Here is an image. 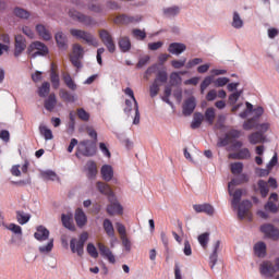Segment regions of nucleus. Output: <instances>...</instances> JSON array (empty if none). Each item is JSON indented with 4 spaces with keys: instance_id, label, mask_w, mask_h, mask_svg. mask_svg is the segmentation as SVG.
Segmentation results:
<instances>
[{
    "instance_id": "f257e3e1",
    "label": "nucleus",
    "mask_w": 279,
    "mask_h": 279,
    "mask_svg": "<svg viewBox=\"0 0 279 279\" xmlns=\"http://www.w3.org/2000/svg\"><path fill=\"white\" fill-rule=\"evenodd\" d=\"M97 155V144L90 140L81 141L77 145L75 156H84L85 158H93Z\"/></svg>"
},
{
    "instance_id": "f03ea898",
    "label": "nucleus",
    "mask_w": 279,
    "mask_h": 279,
    "mask_svg": "<svg viewBox=\"0 0 279 279\" xmlns=\"http://www.w3.org/2000/svg\"><path fill=\"white\" fill-rule=\"evenodd\" d=\"M279 271V257L275 259V264L271 260H265L259 265V272L265 278H274Z\"/></svg>"
},
{
    "instance_id": "7ed1b4c3",
    "label": "nucleus",
    "mask_w": 279,
    "mask_h": 279,
    "mask_svg": "<svg viewBox=\"0 0 279 279\" xmlns=\"http://www.w3.org/2000/svg\"><path fill=\"white\" fill-rule=\"evenodd\" d=\"M71 36L77 38L78 40H85V43L92 47H99V40L95 38V36L86 31L71 28L70 29Z\"/></svg>"
},
{
    "instance_id": "20e7f679",
    "label": "nucleus",
    "mask_w": 279,
    "mask_h": 279,
    "mask_svg": "<svg viewBox=\"0 0 279 279\" xmlns=\"http://www.w3.org/2000/svg\"><path fill=\"white\" fill-rule=\"evenodd\" d=\"M88 241V232H83L80 239L72 238L70 241V248L72 254H77V256H84V245Z\"/></svg>"
},
{
    "instance_id": "39448f33",
    "label": "nucleus",
    "mask_w": 279,
    "mask_h": 279,
    "mask_svg": "<svg viewBox=\"0 0 279 279\" xmlns=\"http://www.w3.org/2000/svg\"><path fill=\"white\" fill-rule=\"evenodd\" d=\"M28 56L31 58H38V56H49V47L43 44V41H34L27 48Z\"/></svg>"
},
{
    "instance_id": "423d86ee",
    "label": "nucleus",
    "mask_w": 279,
    "mask_h": 279,
    "mask_svg": "<svg viewBox=\"0 0 279 279\" xmlns=\"http://www.w3.org/2000/svg\"><path fill=\"white\" fill-rule=\"evenodd\" d=\"M69 16L73 21H77L78 23H82L83 25H86V27H90V26L97 24V22H95V20L90 15L83 14L78 11L73 10V9H71L69 11Z\"/></svg>"
},
{
    "instance_id": "0eeeda50",
    "label": "nucleus",
    "mask_w": 279,
    "mask_h": 279,
    "mask_svg": "<svg viewBox=\"0 0 279 279\" xmlns=\"http://www.w3.org/2000/svg\"><path fill=\"white\" fill-rule=\"evenodd\" d=\"M99 38L102 45H105V47L109 51V53H114V51H117V45L114 44V39L112 38V35L110 34V32L106 29H100Z\"/></svg>"
},
{
    "instance_id": "6e6552de",
    "label": "nucleus",
    "mask_w": 279,
    "mask_h": 279,
    "mask_svg": "<svg viewBox=\"0 0 279 279\" xmlns=\"http://www.w3.org/2000/svg\"><path fill=\"white\" fill-rule=\"evenodd\" d=\"M25 49H27V40L23 37V35H16L14 44V57H21Z\"/></svg>"
},
{
    "instance_id": "1a4fd4ad",
    "label": "nucleus",
    "mask_w": 279,
    "mask_h": 279,
    "mask_svg": "<svg viewBox=\"0 0 279 279\" xmlns=\"http://www.w3.org/2000/svg\"><path fill=\"white\" fill-rule=\"evenodd\" d=\"M142 17L140 15H128V14H121L116 17V23L119 25H130L132 23H141Z\"/></svg>"
},
{
    "instance_id": "9d476101",
    "label": "nucleus",
    "mask_w": 279,
    "mask_h": 279,
    "mask_svg": "<svg viewBox=\"0 0 279 279\" xmlns=\"http://www.w3.org/2000/svg\"><path fill=\"white\" fill-rule=\"evenodd\" d=\"M238 219L243 221L247 217L250 209L252 208V203L250 199H244L238 205Z\"/></svg>"
},
{
    "instance_id": "9b49d317",
    "label": "nucleus",
    "mask_w": 279,
    "mask_h": 279,
    "mask_svg": "<svg viewBox=\"0 0 279 279\" xmlns=\"http://www.w3.org/2000/svg\"><path fill=\"white\" fill-rule=\"evenodd\" d=\"M260 231L268 238L272 239V241H278L279 239V230L274 227V225L267 223L260 227Z\"/></svg>"
},
{
    "instance_id": "f8f14e48",
    "label": "nucleus",
    "mask_w": 279,
    "mask_h": 279,
    "mask_svg": "<svg viewBox=\"0 0 279 279\" xmlns=\"http://www.w3.org/2000/svg\"><path fill=\"white\" fill-rule=\"evenodd\" d=\"M195 108H197V101L194 96L189 97L184 100L183 104V114L184 117H191L193 112H195Z\"/></svg>"
},
{
    "instance_id": "ddd939ff",
    "label": "nucleus",
    "mask_w": 279,
    "mask_h": 279,
    "mask_svg": "<svg viewBox=\"0 0 279 279\" xmlns=\"http://www.w3.org/2000/svg\"><path fill=\"white\" fill-rule=\"evenodd\" d=\"M54 40L58 49L61 51H66L69 49V37L63 32H57L54 34Z\"/></svg>"
},
{
    "instance_id": "4468645a",
    "label": "nucleus",
    "mask_w": 279,
    "mask_h": 279,
    "mask_svg": "<svg viewBox=\"0 0 279 279\" xmlns=\"http://www.w3.org/2000/svg\"><path fill=\"white\" fill-rule=\"evenodd\" d=\"M97 191L101 193V195H106L109 199V202H114V192H112V189L107 183H104L101 181H98L96 183Z\"/></svg>"
},
{
    "instance_id": "2eb2a0df",
    "label": "nucleus",
    "mask_w": 279,
    "mask_h": 279,
    "mask_svg": "<svg viewBox=\"0 0 279 279\" xmlns=\"http://www.w3.org/2000/svg\"><path fill=\"white\" fill-rule=\"evenodd\" d=\"M250 182V177L245 173H240V175L236 179H232L228 184V193L229 195H232V186H239L241 184H245Z\"/></svg>"
},
{
    "instance_id": "dca6fc26",
    "label": "nucleus",
    "mask_w": 279,
    "mask_h": 279,
    "mask_svg": "<svg viewBox=\"0 0 279 279\" xmlns=\"http://www.w3.org/2000/svg\"><path fill=\"white\" fill-rule=\"evenodd\" d=\"M219 247H221V241L217 240L214 244L213 252L209 255L210 269H215V265H217V260H219Z\"/></svg>"
},
{
    "instance_id": "f3484780",
    "label": "nucleus",
    "mask_w": 279,
    "mask_h": 279,
    "mask_svg": "<svg viewBox=\"0 0 279 279\" xmlns=\"http://www.w3.org/2000/svg\"><path fill=\"white\" fill-rule=\"evenodd\" d=\"M193 208L195 213H204L209 217H213V215H215V207H213V205L208 203L193 205Z\"/></svg>"
},
{
    "instance_id": "a211bd4d",
    "label": "nucleus",
    "mask_w": 279,
    "mask_h": 279,
    "mask_svg": "<svg viewBox=\"0 0 279 279\" xmlns=\"http://www.w3.org/2000/svg\"><path fill=\"white\" fill-rule=\"evenodd\" d=\"M116 199L117 197L114 196V199L107 206V213L111 217L114 215H123V206H121L119 202H116Z\"/></svg>"
},
{
    "instance_id": "6ab92c4d",
    "label": "nucleus",
    "mask_w": 279,
    "mask_h": 279,
    "mask_svg": "<svg viewBox=\"0 0 279 279\" xmlns=\"http://www.w3.org/2000/svg\"><path fill=\"white\" fill-rule=\"evenodd\" d=\"M49 230L45 226H38L36 228V232L34 233V238L36 241H39L43 243V241H48L49 240Z\"/></svg>"
},
{
    "instance_id": "aec40b11",
    "label": "nucleus",
    "mask_w": 279,
    "mask_h": 279,
    "mask_svg": "<svg viewBox=\"0 0 279 279\" xmlns=\"http://www.w3.org/2000/svg\"><path fill=\"white\" fill-rule=\"evenodd\" d=\"M77 228H84L88 223V218L82 208H77L74 214Z\"/></svg>"
},
{
    "instance_id": "412c9836",
    "label": "nucleus",
    "mask_w": 279,
    "mask_h": 279,
    "mask_svg": "<svg viewBox=\"0 0 279 279\" xmlns=\"http://www.w3.org/2000/svg\"><path fill=\"white\" fill-rule=\"evenodd\" d=\"M252 157L248 148H242L238 153L229 154L231 160H248Z\"/></svg>"
},
{
    "instance_id": "4be33fe9",
    "label": "nucleus",
    "mask_w": 279,
    "mask_h": 279,
    "mask_svg": "<svg viewBox=\"0 0 279 279\" xmlns=\"http://www.w3.org/2000/svg\"><path fill=\"white\" fill-rule=\"evenodd\" d=\"M169 53H172V56H181V53H184L186 51V45L182 43H172L168 47Z\"/></svg>"
},
{
    "instance_id": "5701e85b",
    "label": "nucleus",
    "mask_w": 279,
    "mask_h": 279,
    "mask_svg": "<svg viewBox=\"0 0 279 279\" xmlns=\"http://www.w3.org/2000/svg\"><path fill=\"white\" fill-rule=\"evenodd\" d=\"M234 191L232 187H231V194H229L231 197H232V201H231V205H232V208H239V205L241 204V198L243 197V190L242 189H238Z\"/></svg>"
},
{
    "instance_id": "b1692460",
    "label": "nucleus",
    "mask_w": 279,
    "mask_h": 279,
    "mask_svg": "<svg viewBox=\"0 0 279 279\" xmlns=\"http://www.w3.org/2000/svg\"><path fill=\"white\" fill-rule=\"evenodd\" d=\"M100 173H101L102 180H105V182H110V180H112V178H114V170L112 169V166H110V165H104L100 169Z\"/></svg>"
},
{
    "instance_id": "393cba45",
    "label": "nucleus",
    "mask_w": 279,
    "mask_h": 279,
    "mask_svg": "<svg viewBox=\"0 0 279 279\" xmlns=\"http://www.w3.org/2000/svg\"><path fill=\"white\" fill-rule=\"evenodd\" d=\"M61 221L68 230L75 232V225H73V214H62Z\"/></svg>"
},
{
    "instance_id": "a878e982",
    "label": "nucleus",
    "mask_w": 279,
    "mask_h": 279,
    "mask_svg": "<svg viewBox=\"0 0 279 279\" xmlns=\"http://www.w3.org/2000/svg\"><path fill=\"white\" fill-rule=\"evenodd\" d=\"M36 32L38 36L43 38V40H46V41L51 40V33L49 32V29H47V27H45V25L43 24L36 25Z\"/></svg>"
},
{
    "instance_id": "bb28decb",
    "label": "nucleus",
    "mask_w": 279,
    "mask_h": 279,
    "mask_svg": "<svg viewBox=\"0 0 279 279\" xmlns=\"http://www.w3.org/2000/svg\"><path fill=\"white\" fill-rule=\"evenodd\" d=\"M57 104L58 99L56 98V94H50L44 102V108H46L48 112H53V109L56 108Z\"/></svg>"
},
{
    "instance_id": "cd10ccee",
    "label": "nucleus",
    "mask_w": 279,
    "mask_h": 279,
    "mask_svg": "<svg viewBox=\"0 0 279 279\" xmlns=\"http://www.w3.org/2000/svg\"><path fill=\"white\" fill-rule=\"evenodd\" d=\"M180 75H186V72H172L170 74V86H180L182 84V76Z\"/></svg>"
},
{
    "instance_id": "c85d7f7f",
    "label": "nucleus",
    "mask_w": 279,
    "mask_h": 279,
    "mask_svg": "<svg viewBox=\"0 0 279 279\" xmlns=\"http://www.w3.org/2000/svg\"><path fill=\"white\" fill-rule=\"evenodd\" d=\"M120 51L122 53H128L132 49V43L130 41V37H121L118 41Z\"/></svg>"
},
{
    "instance_id": "c756f323",
    "label": "nucleus",
    "mask_w": 279,
    "mask_h": 279,
    "mask_svg": "<svg viewBox=\"0 0 279 279\" xmlns=\"http://www.w3.org/2000/svg\"><path fill=\"white\" fill-rule=\"evenodd\" d=\"M102 227L107 236H110V239H114V226L112 225V221L106 218L102 222Z\"/></svg>"
},
{
    "instance_id": "7c9ffc66",
    "label": "nucleus",
    "mask_w": 279,
    "mask_h": 279,
    "mask_svg": "<svg viewBox=\"0 0 279 279\" xmlns=\"http://www.w3.org/2000/svg\"><path fill=\"white\" fill-rule=\"evenodd\" d=\"M254 252L256 256H258V258L265 257V255L267 254V244H265V242H257L254 245Z\"/></svg>"
},
{
    "instance_id": "2f4dec72",
    "label": "nucleus",
    "mask_w": 279,
    "mask_h": 279,
    "mask_svg": "<svg viewBox=\"0 0 279 279\" xmlns=\"http://www.w3.org/2000/svg\"><path fill=\"white\" fill-rule=\"evenodd\" d=\"M203 122H204V114H202V112H195L191 123L192 130H197L202 128Z\"/></svg>"
},
{
    "instance_id": "473e14b6",
    "label": "nucleus",
    "mask_w": 279,
    "mask_h": 279,
    "mask_svg": "<svg viewBox=\"0 0 279 279\" xmlns=\"http://www.w3.org/2000/svg\"><path fill=\"white\" fill-rule=\"evenodd\" d=\"M32 219V215L25 214L23 210H17L16 211V220L20 226H25Z\"/></svg>"
},
{
    "instance_id": "72a5a7b5",
    "label": "nucleus",
    "mask_w": 279,
    "mask_h": 279,
    "mask_svg": "<svg viewBox=\"0 0 279 279\" xmlns=\"http://www.w3.org/2000/svg\"><path fill=\"white\" fill-rule=\"evenodd\" d=\"M248 141L251 145H258V143H263V141H265V136L260 131H257L248 136Z\"/></svg>"
},
{
    "instance_id": "f704fd0d",
    "label": "nucleus",
    "mask_w": 279,
    "mask_h": 279,
    "mask_svg": "<svg viewBox=\"0 0 279 279\" xmlns=\"http://www.w3.org/2000/svg\"><path fill=\"white\" fill-rule=\"evenodd\" d=\"M50 81L52 84V88H60V74H58L53 69V63L51 64L50 70Z\"/></svg>"
},
{
    "instance_id": "c9c22d12",
    "label": "nucleus",
    "mask_w": 279,
    "mask_h": 279,
    "mask_svg": "<svg viewBox=\"0 0 279 279\" xmlns=\"http://www.w3.org/2000/svg\"><path fill=\"white\" fill-rule=\"evenodd\" d=\"M163 14L167 19H173V16H178L180 14V7L173 5L163 9Z\"/></svg>"
},
{
    "instance_id": "e433bc0d",
    "label": "nucleus",
    "mask_w": 279,
    "mask_h": 279,
    "mask_svg": "<svg viewBox=\"0 0 279 279\" xmlns=\"http://www.w3.org/2000/svg\"><path fill=\"white\" fill-rule=\"evenodd\" d=\"M87 178L93 180L97 177V163L95 161H88L87 165Z\"/></svg>"
},
{
    "instance_id": "4c0bfd02",
    "label": "nucleus",
    "mask_w": 279,
    "mask_h": 279,
    "mask_svg": "<svg viewBox=\"0 0 279 279\" xmlns=\"http://www.w3.org/2000/svg\"><path fill=\"white\" fill-rule=\"evenodd\" d=\"M39 132L41 136H44L45 141H52L53 138V132H51V129H48L47 125H39Z\"/></svg>"
},
{
    "instance_id": "58836bf2",
    "label": "nucleus",
    "mask_w": 279,
    "mask_h": 279,
    "mask_svg": "<svg viewBox=\"0 0 279 279\" xmlns=\"http://www.w3.org/2000/svg\"><path fill=\"white\" fill-rule=\"evenodd\" d=\"M60 97L68 104H75V95L71 94L69 90L60 89Z\"/></svg>"
},
{
    "instance_id": "ea45409f",
    "label": "nucleus",
    "mask_w": 279,
    "mask_h": 279,
    "mask_svg": "<svg viewBox=\"0 0 279 279\" xmlns=\"http://www.w3.org/2000/svg\"><path fill=\"white\" fill-rule=\"evenodd\" d=\"M215 108L209 107L205 111V121L208 123V125H213L215 123Z\"/></svg>"
},
{
    "instance_id": "a19ab883",
    "label": "nucleus",
    "mask_w": 279,
    "mask_h": 279,
    "mask_svg": "<svg viewBox=\"0 0 279 279\" xmlns=\"http://www.w3.org/2000/svg\"><path fill=\"white\" fill-rule=\"evenodd\" d=\"M257 186L259 189V193L262 197H267L269 195V186L267 185V181L265 180H259L257 182Z\"/></svg>"
},
{
    "instance_id": "79ce46f5",
    "label": "nucleus",
    "mask_w": 279,
    "mask_h": 279,
    "mask_svg": "<svg viewBox=\"0 0 279 279\" xmlns=\"http://www.w3.org/2000/svg\"><path fill=\"white\" fill-rule=\"evenodd\" d=\"M231 25L234 29H241L243 27V20L241 19V15L236 11L233 12V19H232Z\"/></svg>"
},
{
    "instance_id": "37998d69",
    "label": "nucleus",
    "mask_w": 279,
    "mask_h": 279,
    "mask_svg": "<svg viewBox=\"0 0 279 279\" xmlns=\"http://www.w3.org/2000/svg\"><path fill=\"white\" fill-rule=\"evenodd\" d=\"M169 80V75L167 74V72L165 70H160L157 72V75L154 80V82H156L157 84H167V81Z\"/></svg>"
},
{
    "instance_id": "c03bdc74",
    "label": "nucleus",
    "mask_w": 279,
    "mask_h": 279,
    "mask_svg": "<svg viewBox=\"0 0 279 279\" xmlns=\"http://www.w3.org/2000/svg\"><path fill=\"white\" fill-rule=\"evenodd\" d=\"M230 169L233 175H241V173H243V162H233L230 165Z\"/></svg>"
},
{
    "instance_id": "a18cd8bd",
    "label": "nucleus",
    "mask_w": 279,
    "mask_h": 279,
    "mask_svg": "<svg viewBox=\"0 0 279 279\" xmlns=\"http://www.w3.org/2000/svg\"><path fill=\"white\" fill-rule=\"evenodd\" d=\"M49 90H51V84H49V82H44L38 88L39 97H47V95H49Z\"/></svg>"
},
{
    "instance_id": "49530a36",
    "label": "nucleus",
    "mask_w": 279,
    "mask_h": 279,
    "mask_svg": "<svg viewBox=\"0 0 279 279\" xmlns=\"http://www.w3.org/2000/svg\"><path fill=\"white\" fill-rule=\"evenodd\" d=\"M208 241H210L209 232H205V233L198 235V243H199V245H202V247H204V250H206L208 247Z\"/></svg>"
},
{
    "instance_id": "de8ad7c7",
    "label": "nucleus",
    "mask_w": 279,
    "mask_h": 279,
    "mask_svg": "<svg viewBox=\"0 0 279 279\" xmlns=\"http://www.w3.org/2000/svg\"><path fill=\"white\" fill-rule=\"evenodd\" d=\"M13 13L15 14V16H17V19H28L31 16L29 12L23 8H19L16 7L13 10Z\"/></svg>"
},
{
    "instance_id": "09e8293b",
    "label": "nucleus",
    "mask_w": 279,
    "mask_h": 279,
    "mask_svg": "<svg viewBox=\"0 0 279 279\" xmlns=\"http://www.w3.org/2000/svg\"><path fill=\"white\" fill-rule=\"evenodd\" d=\"M7 230L13 232V234H17V236H23V228L16 223H10L9 226L4 227Z\"/></svg>"
},
{
    "instance_id": "8fccbe9b",
    "label": "nucleus",
    "mask_w": 279,
    "mask_h": 279,
    "mask_svg": "<svg viewBox=\"0 0 279 279\" xmlns=\"http://www.w3.org/2000/svg\"><path fill=\"white\" fill-rule=\"evenodd\" d=\"M44 180H51L52 182L58 178V174L53 170H45L40 173Z\"/></svg>"
},
{
    "instance_id": "3c124183",
    "label": "nucleus",
    "mask_w": 279,
    "mask_h": 279,
    "mask_svg": "<svg viewBox=\"0 0 279 279\" xmlns=\"http://www.w3.org/2000/svg\"><path fill=\"white\" fill-rule=\"evenodd\" d=\"M40 254H49L53 250V239L49 240L47 245L38 247Z\"/></svg>"
},
{
    "instance_id": "603ef678",
    "label": "nucleus",
    "mask_w": 279,
    "mask_h": 279,
    "mask_svg": "<svg viewBox=\"0 0 279 279\" xmlns=\"http://www.w3.org/2000/svg\"><path fill=\"white\" fill-rule=\"evenodd\" d=\"M74 58H84V48L80 44H75L73 46V54Z\"/></svg>"
},
{
    "instance_id": "864d4df0",
    "label": "nucleus",
    "mask_w": 279,
    "mask_h": 279,
    "mask_svg": "<svg viewBox=\"0 0 279 279\" xmlns=\"http://www.w3.org/2000/svg\"><path fill=\"white\" fill-rule=\"evenodd\" d=\"M246 106V110L242 111L239 117L240 119H247V117L250 116V113L254 112V105H252L251 102H245Z\"/></svg>"
},
{
    "instance_id": "5fc2aeb1",
    "label": "nucleus",
    "mask_w": 279,
    "mask_h": 279,
    "mask_svg": "<svg viewBox=\"0 0 279 279\" xmlns=\"http://www.w3.org/2000/svg\"><path fill=\"white\" fill-rule=\"evenodd\" d=\"M214 76H206L201 83V95H204L206 88L213 84Z\"/></svg>"
},
{
    "instance_id": "6e6d98bb",
    "label": "nucleus",
    "mask_w": 279,
    "mask_h": 279,
    "mask_svg": "<svg viewBox=\"0 0 279 279\" xmlns=\"http://www.w3.org/2000/svg\"><path fill=\"white\" fill-rule=\"evenodd\" d=\"M158 93H160V84L154 81L149 86L150 97L154 99V97L158 96Z\"/></svg>"
},
{
    "instance_id": "4d7b16f0",
    "label": "nucleus",
    "mask_w": 279,
    "mask_h": 279,
    "mask_svg": "<svg viewBox=\"0 0 279 279\" xmlns=\"http://www.w3.org/2000/svg\"><path fill=\"white\" fill-rule=\"evenodd\" d=\"M77 117L81 119V121H90V113L88 111L84 110V108L77 109Z\"/></svg>"
},
{
    "instance_id": "13d9d810",
    "label": "nucleus",
    "mask_w": 279,
    "mask_h": 279,
    "mask_svg": "<svg viewBox=\"0 0 279 279\" xmlns=\"http://www.w3.org/2000/svg\"><path fill=\"white\" fill-rule=\"evenodd\" d=\"M132 34L137 40H145V38H147V33H145V31H142L141 28L133 29Z\"/></svg>"
},
{
    "instance_id": "bf43d9fd",
    "label": "nucleus",
    "mask_w": 279,
    "mask_h": 279,
    "mask_svg": "<svg viewBox=\"0 0 279 279\" xmlns=\"http://www.w3.org/2000/svg\"><path fill=\"white\" fill-rule=\"evenodd\" d=\"M241 95H243V89L234 92L233 94H231L229 96V104L231 106H234V104H236L239 101V98L241 97Z\"/></svg>"
},
{
    "instance_id": "052dcab7",
    "label": "nucleus",
    "mask_w": 279,
    "mask_h": 279,
    "mask_svg": "<svg viewBox=\"0 0 279 279\" xmlns=\"http://www.w3.org/2000/svg\"><path fill=\"white\" fill-rule=\"evenodd\" d=\"M256 128V118H250L247 121L243 123V130L250 131Z\"/></svg>"
},
{
    "instance_id": "680f3d73",
    "label": "nucleus",
    "mask_w": 279,
    "mask_h": 279,
    "mask_svg": "<svg viewBox=\"0 0 279 279\" xmlns=\"http://www.w3.org/2000/svg\"><path fill=\"white\" fill-rule=\"evenodd\" d=\"M230 145V137L226 133L223 137H219L217 142V147H228Z\"/></svg>"
},
{
    "instance_id": "e2e57ef3",
    "label": "nucleus",
    "mask_w": 279,
    "mask_h": 279,
    "mask_svg": "<svg viewBox=\"0 0 279 279\" xmlns=\"http://www.w3.org/2000/svg\"><path fill=\"white\" fill-rule=\"evenodd\" d=\"M87 253L89 254V256H92V258H98L99 257V253L97 252V247H95V244H93V243L87 244Z\"/></svg>"
},
{
    "instance_id": "0e129e2a",
    "label": "nucleus",
    "mask_w": 279,
    "mask_h": 279,
    "mask_svg": "<svg viewBox=\"0 0 279 279\" xmlns=\"http://www.w3.org/2000/svg\"><path fill=\"white\" fill-rule=\"evenodd\" d=\"M202 62H204V59H202V58H194V59L190 60L185 64V68L186 69H193V66H197V64H202Z\"/></svg>"
},
{
    "instance_id": "69168bd1",
    "label": "nucleus",
    "mask_w": 279,
    "mask_h": 279,
    "mask_svg": "<svg viewBox=\"0 0 279 279\" xmlns=\"http://www.w3.org/2000/svg\"><path fill=\"white\" fill-rule=\"evenodd\" d=\"M116 226L118 233L120 234V239L128 236V231L125 230V226L123 223L117 222Z\"/></svg>"
},
{
    "instance_id": "338daca9",
    "label": "nucleus",
    "mask_w": 279,
    "mask_h": 279,
    "mask_svg": "<svg viewBox=\"0 0 279 279\" xmlns=\"http://www.w3.org/2000/svg\"><path fill=\"white\" fill-rule=\"evenodd\" d=\"M171 66H173V69H182V66H186V58H183L182 60H172Z\"/></svg>"
},
{
    "instance_id": "774afa93",
    "label": "nucleus",
    "mask_w": 279,
    "mask_h": 279,
    "mask_svg": "<svg viewBox=\"0 0 279 279\" xmlns=\"http://www.w3.org/2000/svg\"><path fill=\"white\" fill-rule=\"evenodd\" d=\"M98 250H99V253L100 255L102 256V258H105V256H107L109 253H111L112 251H110L108 248V246H106L105 244L102 243H98Z\"/></svg>"
}]
</instances>
